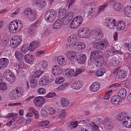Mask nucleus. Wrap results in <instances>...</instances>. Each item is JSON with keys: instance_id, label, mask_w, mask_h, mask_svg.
<instances>
[{"instance_id": "obj_1", "label": "nucleus", "mask_w": 131, "mask_h": 131, "mask_svg": "<svg viewBox=\"0 0 131 131\" xmlns=\"http://www.w3.org/2000/svg\"><path fill=\"white\" fill-rule=\"evenodd\" d=\"M93 35L94 38L98 40L95 41L93 42L94 47L99 49L104 50L107 48L108 46V42L105 39H102L100 41L103 36L102 31L100 29L96 28L93 31Z\"/></svg>"}, {"instance_id": "obj_2", "label": "nucleus", "mask_w": 131, "mask_h": 131, "mask_svg": "<svg viewBox=\"0 0 131 131\" xmlns=\"http://www.w3.org/2000/svg\"><path fill=\"white\" fill-rule=\"evenodd\" d=\"M103 52L101 51L96 50L92 51L91 53L90 60L97 67H100L104 63Z\"/></svg>"}, {"instance_id": "obj_3", "label": "nucleus", "mask_w": 131, "mask_h": 131, "mask_svg": "<svg viewBox=\"0 0 131 131\" xmlns=\"http://www.w3.org/2000/svg\"><path fill=\"white\" fill-rule=\"evenodd\" d=\"M117 94L118 95L113 96L111 98V102L114 105L119 104L122 102V100L125 98L127 90L125 89H122L119 91Z\"/></svg>"}, {"instance_id": "obj_4", "label": "nucleus", "mask_w": 131, "mask_h": 131, "mask_svg": "<svg viewBox=\"0 0 131 131\" xmlns=\"http://www.w3.org/2000/svg\"><path fill=\"white\" fill-rule=\"evenodd\" d=\"M23 24L22 22L19 20H14L12 22L9 26V31L14 33L22 29Z\"/></svg>"}, {"instance_id": "obj_5", "label": "nucleus", "mask_w": 131, "mask_h": 131, "mask_svg": "<svg viewBox=\"0 0 131 131\" xmlns=\"http://www.w3.org/2000/svg\"><path fill=\"white\" fill-rule=\"evenodd\" d=\"M78 36L81 38H89L91 35L89 29L86 27L79 29L78 30Z\"/></svg>"}, {"instance_id": "obj_6", "label": "nucleus", "mask_w": 131, "mask_h": 131, "mask_svg": "<svg viewBox=\"0 0 131 131\" xmlns=\"http://www.w3.org/2000/svg\"><path fill=\"white\" fill-rule=\"evenodd\" d=\"M56 15V12L54 10L50 9L48 11L45 15L44 18L48 22H51L54 19Z\"/></svg>"}, {"instance_id": "obj_7", "label": "nucleus", "mask_w": 131, "mask_h": 131, "mask_svg": "<svg viewBox=\"0 0 131 131\" xmlns=\"http://www.w3.org/2000/svg\"><path fill=\"white\" fill-rule=\"evenodd\" d=\"M23 93L22 90L17 88L12 91L10 95V98L13 100L18 99L22 95Z\"/></svg>"}, {"instance_id": "obj_8", "label": "nucleus", "mask_w": 131, "mask_h": 131, "mask_svg": "<svg viewBox=\"0 0 131 131\" xmlns=\"http://www.w3.org/2000/svg\"><path fill=\"white\" fill-rule=\"evenodd\" d=\"M105 21V25L107 28L111 29H113L115 27V19L112 20V19L107 18L106 19Z\"/></svg>"}, {"instance_id": "obj_9", "label": "nucleus", "mask_w": 131, "mask_h": 131, "mask_svg": "<svg viewBox=\"0 0 131 131\" xmlns=\"http://www.w3.org/2000/svg\"><path fill=\"white\" fill-rule=\"evenodd\" d=\"M77 53L73 51H67L66 55L68 59L70 60L74 61L76 60L77 58Z\"/></svg>"}, {"instance_id": "obj_10", "label": "nucleus", "mask_w": 131, "mask_h": 131, "mask_svg": "<svg viewBox=\"0 0 131 131\" xmlns=\"http://www.w3.org/2000/svg\"><path fill=\"white\" fill-rule=\"evenodd\" d=\"M62 67L57 65L53 66L52 69V72L54 75L56 77L60 75L61 73Z\"/></svg>"}, {"instance_id": "obj_11", "label": "nucleus", "mask_w": 131, "mask_h": 131, "mask_svg": "<svg viewBox=\"0 0 131 131\" xmlns=\"http://www.w3.org/2000/svg\"><path fill=\"white\" fill-rule=\"evenodd\" d=\"M45 101L44 99L41 96L36 97L34 100V102L36 105L39 106L43 104Z\"/></svg>"}, {"instance_id": "obj_12", "label": "nucleus", "mask_w": 131, "mask_h": 131, "mask_svg": "<svg viewBox=\"0 0 131 131\" xmlns=\"http://www.w3.org/2000/svg\"><path fill=\"white\" fill-rule=\"evenodd\" d=\"M86 59V56L85 55L81 54L77 56L76 60L78 63L83 64L85 62Z\"/></svg>"}, {"instance_id": "obj_13", "label": "nucleus", "mask_w": 131, "mask_h": 131, "mask_svg": "<svg viewBox=\"0 0 131 131\" xmlns=\"http://www.w3.org/2000/svg\"><path fill=\"white\" fill-rule=\"evenodd\" d=\"M74 45L76 46L77 49L79 51L84 49L86 47L85 44L83 42H74Z\"/></svg>"}, {"instance_id": "obj_14", "label": "nucleus", "mask_w": 131, "mask_h": 131, "mask_svg": "<svg viewBox=\"0 0 131 131\" xmlns=\"http://www.w3.org/2000/svg\"><path fill=\"white\" fill-rule=\"evenodd\" d=\"M8 60L7 58H3L0 59V69H3L8 64Z\"/></svg>"}, {"instance_id": "obj_15", "label": "nucleus", "mask_w": 131, "mask_h": 131, "mask_svg": "<svg viewBox=\"0 0 131 131\" xmlns=\"http://www.w3.org/2000/svg\"><path fill=\"white\" fill-rule=\"evenodd\" d=\"M100 87L99 83L98 82H94L90 86V90L93 92H95L98 91Z\"/></svg>"}, {"instance_id": "obj_16", "label": "nucleus", "mask_w": 131, "mask_h": 131, "mask_svg": "<svg viewBox=\"0 0 131 131\" xmlns=\"http://www.w3.org/2000/svg\"><path fill=\"white\" fill-rule=\"evenodd\" d=\"M40 42L37 41H35L31 42L30 45V51H33L37 47L40 46Z\"/></svg>"}, {"instance_id": "obj_17", "label": "nucleus", "mask_w": 131, "mask_h": 131, "mask_svg": "<svg viewBox=\"0 0 131 131\" xmlns=\"http://www.w3.org/2000/svg\"><path fill=\"white\" fill-rule=\"evenodd\" d=\"M66 10L64 9H62L59 13V18L62 20L63 19V24L65 25L66 24Z\"/></svg>"}, {"instance_id": "obj_18", "label": "nucleus", "mask_w": 131, "mask_h": 131, "mask_svg": "<svg viewBox=\"0 0 131 131\" xmlns=\"http://www.w3.org/2000/svg\"><path fill=\"white\" fill-rule=\"evenodd\" d=\"M72 88L75 90H79L82 86L81 82L79 81H76L71 85Z\"/></svg>"}, {"instance_id": "obj_19", "label": "nucleus", "mask_w": 131, "mask_h": 131, "mask_svg": "<svg viewBox=\"0 0 131 131\" xmlns=\"http://www.w3.org/2000/svg\"><path fill=\"white\" fill-rule=\"evenodd\" d=\"M63 24L62 20H60L59 19L57 20L53 24V28L55 30L59 28Z\"/></svg>"}, {"instance_id": "obj_20", "label": "nucleus", "mask_w": 131, "mask_h": 131, "mask_svg": "<svg viewBox=\"0 0 131 131\" xmlns=\"http://www.w3.org/2000/svg\"><path fill=\"white\" fill-rule=\"evenodd\" d=\"M24 58L25 61L29 63H31L34 62L35 60L32 55L30 56L29 54H26L24 56Z\"/></svg>"}, {"instance_id": "obj_21", "label": "nucleus", "mask_w": 131, "mask_h": 131, "mask_svg": "<svg viewBox=\"0 0 131 131\" xmlns=\"http://www.w3.org/2000/svg\"><path fill=\"white\" fill-rule=\"evenodd\" d=\"M126 72L124 70H121L117 72V76L118 79L125 78L126 76Z\"/></svg>"}, {"instance_id": "obj_22", "label": "nucleus", "mask_w": 131, "mask_h": 131, "mask_svg": "<svg viewBox=\"0 0 131 131\" xmlns=\"http://www.w3.org/2000/svg\"><path fill=\"white\" fill-rule=\"evenodd\" d=\"M96 9L94 8H92L88 14L87 17L89 18H91L94 16H96Z\"/></svg>"}, {"instance_id": "obj_23", "label": "nucleus", "mask_w": 131, "mask_h": 131, "mask_svg": "<svg viewBox=\"0 0 131 131\" xmlns=\"http://www.w3.org/2000/svg\"><path fill=\"white\" fill-rule=\"evenodd\" d=\"M124 14L128 17L131 18V6L126 7L124 10Z\"/></svg>"}, {"instance_id": "obj_24", "label": "nucleus", "mask_w": 131, "mask_h": 131, "mask_svg": "<svg viewBox=\"0 0 131 131\" xmlns=\"http://www.w3.org/2000/svg\"><path fill=\"white\" fill-rule=\"evenodd\" d=\"M30 45L28 44H26L23 45L21 49V51L24 53H26L27 52L30 50Z\"/></svg>"}, {"instance_id": "obj_25", "label": "nucleus", "mask_w": 131, "mask_h": 131, "mask_svg": "<svg viewBox=\"0 0 131 131\" xmlns=\"http://www.w3.org/2000/svg\"><path fill=\"white\" fill-rule=\"evenodd\" d=\"M108 52H111L112 53V54L118 53L122 55L123 54L122 52L120 50H117L113 47H111L108 49Z\"/></svg>"}, {"instance_id": "obj_26", "label": "nucleus", "mask_w": 131, "mask_h": 131, "mask_svg": "<svg viewBox=\"0 0 131 131\" xmlns=\"http://www.w3.org/2000/svg\"><path fill=\"white\" fill-rule=\"evenodd\" d=\"M49 81L48 78L46 77L45 79L42 78L40 79L39 83L40 85L44 86L47 85Z\"/></svg>"}, {"instance_id": "obj_27", "label": "nucleus", "mask_w": 131, "mask_h": 131, "mask_svg": "<svg viewBox=\"0 0 131 131\" xmlns=\"http://www.w3.org/2000/svg\"><path fill=\"white\" fill-rule=\"evenodd\" d=\"M113 7L115 10L119 11L122 8V4L121 3L117 1L114 3Z\"/></svg>"}, {"instance_id": "obj_28", "label": "nucleus", "mask_w": 131, "mask_h": 131, "mask_svg": "<svg viewBox=\"0 0 131 131\" xmlns=\"http://www.w3.org/2000/svg\"><path fill=\"white\" fill-rule=\"evenodd\" d=\"M117 29L119 30H123L126 27L125 23L122 21L119 22L117 25Z\"/></svg>"}, {"instance_id": "obj_29", "label": "nucleus", "mask_w": 131, "mask_h": 131, "mask_svg": "<svg viewBox=\"0 0 131 131\" xmlns=\"http://www.w3.org/2000/svg\"><path fill=\"white\" fill-rule=\"evenodd\" d=\"M105 72V70L104 68H101L99 69L96 72L95 74L97 77L102 76Z\"/></svg>"}, {"instance_id": "obj_30", "label": "nucleus", "mask_w": 131, "mask_h": 131, "mask_svg": "<svg viewBox=\"0 0 131 131\" xmlns=\"http://www.w3.org/2000/svg\"><path fill=\"white\" fill-rule=\"evenodd\" d=\"M16 58L20 61L22 60L24 57V55L21 52L16 51L15 53Z\"/></svg>"}, {"instance_id": "obj_31", "label": "nucleus", "mask_w": 131, "mask_h": 131, "mask_svg": "<svg viewBox=\"0 0 131 131\" xmlns=\"http://www.w3.org/2000/svg\"><path fill=\"white\" fill-rule=\"evenodd\" d=\"M127 116L124 113L122 112L117 115V118L120 121H125V119Z\"/></svg>"}, {"instance_id": "obj_32", "label": "nucleus", "mask_w": 131, "mask_h": 131, "mask_svg": "<svg viewBox=\"0 0 131 131\" xmlns=\"http://www.w3.org/2000/svg\"><path fill=\"white\" fill-rule=\"evenodd\" d=\"M78 126V122L77 121H71L68 124V127L70 129L74 128Z\"/></svg>"}, {"instance_id": "obj_33", "label": "nucleus", "mask_w": 131, "mask_h": 131, "mask_svg": "<svg viewBox=\"0 0 131 131\" xmlns=\"http://www.w3.org/2000/svg\"><path fill=\"white\" fill-rule=\"evenodd\" d=\"M58 62L59 64L63 66L66 64V63L64 60V59L62 57V56H59L57 58Z\"/></svg>"}, {"instance_id": "obj_34", "label": "nucleus", "mask_w": 131, "mask_h": 131, "mask_svg": "<svg viewBox=\"0 0 131 131\" xmlns=\"http://www.w3.org/2000/svg\"><path fill=\"white\" fill-rule=\"evenodd\" d=\"M69 25L70 27L73 29L76 28L80 26L76 21L74 20V19L71 21Z\"/></svg>"}, {"instance_id": "obj_35", "label": "nucleus", "mask_w": 131, "mask_h": 131, "mask_svg": "<svg viewBox=\"0 0 131 131\" xmlns=\"http://www.w3.org/2000/svg\"><path fill=\"white\" fill-rule=\"evenodd\" d=\"M89 128L91 129L92 131H97L98 129V126L95 123L90 124L88 127Z\"/></svg>"}, {"instance_id": "obj_36", "label": "nucleus", "mask_w": 131, "mask_h": 131, "mask_svg": "<svg viewBox=\"0 0 131 131\" xmlns=\"http://www.w3.org/2000/svg\"><path fill=\"white\" fill-rule=\"evenodd\" d=\"M74 20H75L79 24V26H80L82 23L83 19L82 17L81 16H77L74 18Z\"/></svg>"}, {"instance_id": "obj_37", "label": "nucleus", "mask_w": 131, "mask_h": 131, "mask_svg": "<svg viewBox=\"0 0 131 131\" xmlns=\"http://www.w3.org/2000/svg\"><path fill=\"white\" fill-rule=\"evenodd\" d=\"M8 81L10 83H12L14 81L15 79V76L13 74L10 75L8 77L5 79Z\"/></svg>"}, {"instance_id": "obj_38", "label": "nucleus", "mask_w": 131, "mask_h": 131, "mask_svg": "<svg viewBox=\"0 0 131 131\" xmlns=\"http://www.w3.org/2000/svg\"><path fill=\"white\" fill-rule=\"evenodd\" d=\"M34 12L30 8H26L24 11V13L25 15L28 17Z\"/></svg>"}, {"instance_id": "obj_39", "label": "nucleus", "mask_w": 131, "mask_h": 131, "mask_svg": "<svg viewBox=\"0 0 131 131\" xmlns=\"http://www.w3.org/2000/svg\"><path fill=\"white\" fill-rule=\"evenodd\" d=\"M37 17L36 13L34 11L28 18L30 21H32L35 20L36 19Z\"/></svg>"}, {"instance_id": "obj_40", "label": "nucleus", "mask_w": 131, "mask_h": 131, "mask_svg": "<svg viewBox=\"0 0 131 131\" xmlns=\"http://www.w3.org/2000/svg\"><path fill=\"white\" fill-rule=\"evenodd\" d=\"M74 72L72 69L71 70L70 69H66V76L68 77H70L73 75Z\"/></svg>"}, {"instance_id": "obj_41", "label": "nucleus", "mask_w": 131, "mask_h": 131, "mask_svg": "<svg viewBox=\"0 0 131 131\" xmlns=\"http://www.w3.org/2000/svg\"><path fill=\"white\" fill-rule=\"evenodd\" d=\"M13 73L9 69H7L4 73L3 75L4 78L6 79Z\"/></svg>"}, {"instance_id": "obj_42", "label": "nucleus", "mask_w": 131, "mask_h": 131, "mask_svg": "<svg viewBox=\"0 0 131 131\" xmlns=\"http://www.w3.org/2000/svg\"><path fill=\"white\" fill-rule=\"evenodd\" d=\"M10 45L12 48H15L18 46V43H17L16 40L12 39L10 41Z\"/></svg>"}, {"instance_id": "obj_43", "label": "nucleus", "mask_w": 131, "mask_h": 131, "mask_svg": "<svg viewBox=\"0 0 131 131\" xmlns=\"http://www.w3.org/2000/svg\"><path fill=\"white\" fill-rule=\"evenodd\" d=\"M43 71L39 70L34 72L32 75V77L33 78H36L39 77L43 73Z\"/></svg>"}, {"instance_id": "obj_44", "label": "nucleus", "mask_w": 131, "mask_h": 131, "mask_svg": "<svg viewBox=\"0 0 131 131\" xmlns=\"http://www.w3.org/2000/svg\"><path fill=\"white\" fill-rule=\"evenodd\" d=\"M34 1L37 5L39 6H43L45 4V1L44 0H35Z\"/></svg>"}, {"instance_id": "obj_45", "label": "nucleus", "mask_w": 131, "mask_h": 131, "mask_svg": "<svg viewBox=\"0 0 131 131\" xmlns=\"http://www.w3.org/2000/svg\"><path fill=\"white\" fill-rule=\"evenodd\" d=\"M30 86L32 88H34L36 86L37 82L36 80L34 79H32L30 80Z\"/></svg>"}, {"instance_id": "obj_46", "label": "nucleus", "mask_w": 131, "mask_h": 131, "mask_svg": "<svg viewBox=\"0 0 131 131\" xmlns=\"http://www.w3.org/2000/svg\"><path fill=\"white\" fill-rule=\"evenodd\" d=\"M12 39L16 40L17 43H18V45L20 43L21 41V37L18 36H16L12 38Z\"/></svg>"}, {"instance_id": "obj_47", "label": "nucleus", "mask_w": 131, "mask_h": 131, "mask_svg": "<svg viewBox=\"0 0 131 131\" xmlns=\"http://www.w3.org/2000/svg\"><path fill=\"white\" fill-rule=\"evenodd\" d=\"M7 86L5 82L0 83V90H4L7 89Z\"/></svg>"}, {"instance_id": "obj_48", "label": "nucleus", "mask_w": 131, "mask_h": 131, "mask_svg": "<svg viewBox=\"0 0 131 131\" xmlns=\"http://www.w3.org/2000/svg\"><path fill=\"white\" fill-rule=\"evenodd\" d=\"M49 123L48 121H45L41 122L39 124V125L41 126H44L48 125Z\"/></svg>"}, {"instance_id": "obj_49", "label": "nucleus", "mask_w": 131, "mask_h": 131, "mask_svg": "<svg viewBox=\"0 0 131 131\" xmlns=\"http://www.w3.org/2000/svg\"><path fill=\"white\" fill-rule=\"evenodd\" d=\"M9 40L8 39H6V38H3L2 39V41L1 43L3 45H4L6 46H7L8 44Z\"/></svg>"}, {"instance_id": "obj_50", "label": "nucleus", "mask_w": 131, "mask_h": 131, "mask_svg": "<svg viewBox=\"0 0 131 131\" xmlns=\"http://www.w3.org/2000/svg\"><path fill=\"white\" fill-rule=\"evenodd\" d=\"M73 16V14L72 12H70L68 13L66 15V19H72Z\"/></svg>"}, {"instance_id": "obj_51", "label": "nucleus", "mask_w": 131, "mask_h": 131, "mask_svg": "<svg viewBox=\"0 0 131 131\" xmlns=\"http://www.w3.org/2000/svg\"><path fill=\"white\" fill-rule=\"evenodd\" d=\"M41 113L43 116H46L48 115V113L46 110L42 109L41 111Z\"/></svg>"}, {"instance_id": "obj_52", "label": "nucleus", "mask_w": 131, "mask_h": 131, "mask_svg": "<svg viewBox=\"0 0 131 131\" xmlns=\"http://www.w3.org/2000/svg\"><path fill=\"white\" fill-rule=\"evenodd\" d=\"M37 91L39 94H43L46 92V91L43 88H40L38 89Z\"/></svg>"}, {"instance_id": "obj_53", "label": "nucleus", "mask_w": 131, "mask_h": 131, "mask_svg": "<svg viewBox=\"0 0 131 131\" xmlns=\"http://www.w3.org/2000/svg\"><path fill=\"white\" fill-rule=\"evenodd\" d=\"M65 88L66 84L64 83L58 87L57 88V89L58 90L61 91L65 90Z\"/></svg>"}, {"instance_id": "obj_54", "label": "nucleus", "mask_w": 131, "mask_h": 131, "mask_svg": "<svg viewBox=\"0 0 131 131\" xmlns=\"http://www.w3.org/2000/svg\"><path fill=\"white\" fill-rule=\"evenodd\" d=\"M72 38V42L74 44V42H75L77 40V36L76 35H71Z\"/></svg>"}, {"instance_id": "obj_55", "label": "nucleus", "mask_w": 131, "mask_h": 131, "mask_svg": "<svg viewBox=\"0 0 131 131\" xmlns=\"http://www.w3.org/2000/svg\"><path fill=\"white\" fill-rule=\"evenodd\" d=\"M107 3H106L104 5H102L99 7V11L103 10L104 8L107 7L108 6Z\"/></svg>"}, {"instance_id": "obj_56", "label": "nucleus", "mask_w": 131, "mask_h": 131, "mask_svg": "<svg viewBox=\"0 0 131 131\" xmlns=\"http://www.w3.org/2000/svg\"><path fill=\"white\" fill-rule=\"evenodd\" d=\"M56 95V94L54 92H50L46 96L47 97L52 98L55 96Z\"/></svg>"}, {"instance_id": "obj_57", "label": "nucleus", "mask_w": 131, "mask_h": 131, "mask_svg": "<svg viewBox=\"0 0 131 131\" xmlns=\"http://www.w3.org/2000/svg\"><path fill=\"white\" fill-rule=\"evenodd\" d=\"M118 56L117 54L113 55L112 59V60L116 62H119L118 60Z\"/></svg>"}, {"instance_id": "obj_58", "label": "nucleus", "mask_w": 131, "mask_h": 131, "mask_svg": "<svg viewBox=\"0 0 131 131\" xmlns=\"http://www.w3.org/2000/svg\"><path fill=\"white\" fill-rule=\"evenodd\" d=\"M106 127L108 130H110L113 128V124L112 123L109 124H106L105 125Z\"/></svg>"}, {"instance_id": "obj_59", "label": "nucleus", "mask_w": 131, "mask_h": 131, "mask_svg": "<svg viewBox=\"0 0 131 131\" xmlns=\"http://www.w3.org/2000/svg\"><path fill=\"white\" fill-rule=\"evenodd\" d=\"M66 99L62 98L61 100V103L62 106L64 107L66 106Z\"/></svg>"}, {"instance_id": "obj_60", "label": "nucleus", "mask_w": 131, "mask_h": 131, "mask_svg": "<svg viewBox=\"0 0 131 131\" xmlns=\"http://www.w3.org/2000/svg\"><path fill=\"white\" fill-rule=\"evenodd\" d=\"M123 123H131V118H129L128 116H127L125 121H123Z\"/></svg>"}, {"instance_id": "obj_61", "label": "nucleus", "mask_w": 131, "mask_h": 131, "mask_svg": "<svg viewBox=\"0 0 131 131\" xmlns=\"http://www.w3.org/2000/svg\"><path fill=\"white\" fill-rule=\"evenodd\" d=\"M14 69L16 70H17V69H19L20 68H21L22 65L20 64H14Z\"/></svg>"}, {"instance_id": "obj_62", "label": "nucleus", "mask_w": 131, "mask_h": 131, "mask_svg": "<svg viewBox=\"0 0 131 131\" xmlns=\"http://www.w3.org/2000/svg\"><path fill=\"white\" fill-rule=\"evenodd\" d=\"M64 81V78L63 77H61L58 79V82H57L58 84H59L62 83Z\"/></svg>"}, {"instance_id": "obj_63", "label": "nucleus", "mask_w": 131, "mask_h": 131, "mask_svg": "<svg viewBox=\"0 0 131 131\" xmlns=\"http://www.w3.org/2000/svg\"><path fill=\"white\" fill-rule=\"evenodd\" d=\"M110 62L112 64V65L113 66H115L118 64V62H116V61L112 60V59L111 60Z\"/></svg>"}, {"instance_id": "obj_64", "label": "nucleus", "mask_w": 131, "mask_h": 131, "mask_svg": "<svg viewBox=\"0 0 131 131\" xmlns=\"http://www.w3.org/2000/svg\"><path fill=\"white\" fill-rule=\"evenodd\" d=\"M123 125L126 127L131 128V123H123Z\"/></svg>"}]
</instances>
